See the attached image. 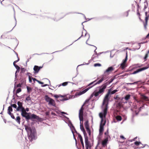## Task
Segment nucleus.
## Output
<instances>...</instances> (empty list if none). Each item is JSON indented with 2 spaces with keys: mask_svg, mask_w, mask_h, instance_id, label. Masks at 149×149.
<instances>
[{
  "mask_svg": "<svg viewBox=\"0 0 149 149\" xmlns=\"http://www.w3.org/2000/svg\"><path fill=\"white\" fill-rule=\"evenodd\" d=\"M85 136V141L86 145V147L87 149H88V147L89 145V142L88 141V136L86 135L84 136Z\"/></svg>",
  "mask_w": 149,
  "mask_h": 149,
  "instance_id": "12",
  "label": "nucleus"
},
{
  "mask_svg": "<svg viewBox=\"0 0 149 149\" xmlns=\"http://www.w3.org/2000/svg\"><path fill=\"white\" fill-rule=\"evenodd\" d=\"M105 122L103 124L101 122L100 125V127L99 129V132L100 133H101L104 130V127L103 126L105 125Z\"/></svg>",
  "mask_w": 149,
  "mask_h": 149,
  "instance_id": "13",
  "label": "nucleus"
},
{
  "mask_svg": "<svg viewBox=\"0 0 149 149\" xmlns=\"http://www.w3.org/2000/svg\"><path fill=\"white\" fill-rule=\"evenodd\" d=\"M99 116H100V117L102 118L101 122L102 123V122L103 121V117L104 116V117H105L106 115L105 116H104V112L103 111V113H100Z\"/></svg>",
  "mask_w": 149,
  "mask_h": 149,
  "instance_id": "26",
  "label": "nucleus"
},
{
  "mask_svg": "<svg viewBox=\"0 0 149 149\" xmlns=\"http://www.w3.org/2000/svg\"><path fill=\"white\" fill-rule=\"evenodd\" d=\"M37 81L38 82L39 84H43V82H42L41 81H40L39 80L38 81Z\"/></svg>",
  "mask_w": 149,
  "mask_h": 149,
  "instance_id": "53",
  "label": "nucleus"
},
{
  "mask_svg": "<svg viewBox=\"0 0 149 149\" xmlns=\"http://www.w3.org/2000/svg\"><path fill=\"white\" fill-rule=\"evenodd\" d=\"M95 58V57L94 56V55H93V57L92 58V59L94 61H94Z\"/></svg>",
  "mask_w": 149,
  "mask_h": 149,
  "instance_id": "57",
  "label": "nucleus"
},
{
  "mask_svg": "<svg viewBox=\"0 0 149 149\" xmlns=\"http://www.w3.org/2000/svg\"><path fill=\"white\" fill-rule=\"evenodd\" d=\"M31 99V97H30V95H29L26 97V101H29V100H30Z\"/></svg>",
  "mask_w": 149,
  "mask_h": 149,
  "instance_id": "41",
  "label": "nucleus"
},
{
  "mask_svg": "<svg viewBox=\"0 0 149 149\" xmlns=\"http://www.w3.org/2000/svg\"><path fill=\"white\" fill-rule=\"evenodd\" d=\"M16 121L19 124H20V118L19 116H18L16 117V119H15Z\"/></svg>",
  "mask_w": 149,
  "mask_h": 149,
  "instance_id": "28",
  "label": "nucleus"
},
{
  "mask_svg": "<svg viewBox=\"0 0 149 149\" xmlns=\"http://www.w3.org/2000/svg\"><path fill=\"white\" fill-rule=\"evenodd\" d=\"M148 18L147 17H146L145 18V22L144 23V26L145 29L147 28V26L148 24Z\"/></svg>",
  "mask_w": 149,
  "mask_h": 149,
  "instance_id": "19",
  "label": "nucleus"
},
{
  "mask_svg": "<svg viewBox=\"0 0 149 149\" xmlns=\"http://www.w3.org/2000/svg\"><path fill=\"white\" fill-rule=\"evenodd\" d=\"M148 67H144L137 69L134 71L132 73L133 74H135L145 70L148 68Z\"/></svg>",
  "mask_w": 149,
  "mask_h": 149,
  "instance_id": "9",
  "label": "nucleus"
},
{
  "mask_svg": "<svg viewBox=\"0 0 149 149\" xmlns=\"http://www.w3.org/2000/svg\"><path fill=\"white\" fill-rule=\"evenodd\" d=\"M118 91V90H114L113 91H112L111 92H110V93L112 94H113L116 93Z\"/></svg>",
  "mask_w": 149,
  "mask_h": 149,
  "instance_id": "36",
  "label": "nucleus"
},
{
  "mask_svg": "<svg viewBox=\"0 0 149 149\" xmlns=\"http://www.w3.org/2000/svg\"><path fill=\"white\" fill-rule=\"evenodd\" d=\"M17 104L18 106V107L17 109V111H20L21 110L24 108L22 107V103L19 101L17 102Z\"/></svg>",
  "mask_w": 149,
  "mask_h": 149,
  "instance_id": "11",
  "label": "nucleus"
},
{
  "mask_svg": "<svg viewBox=\"0 0 149 149\" xmlns=\"http://www.w3.org/2000/svg\"><path fill=\"white\" fill-rule=\"evenodd\" d=\"M32 78L30 76V75L29 76V82L30 83L32 82Z\"/></svg>",
  "mask_w": 149,
  "mask_h": 149,
  "instance_id": "45",
  "label": "nucleus"
},
{
  "mask_svg": "<svg viewBox=\"0 0 149 149\" xmlns=\"http://www.w3.org/2000/svg\"><path fill=\"white\" fill-rule=\"evenodd\" d=\"M33 70L34 71V74L37 73L39 72L40 70L39 66L37 65H35L33 68Z\"/></svg>",
  "mask_w": 149,
  "mask_h": 149,
  "instance_id": "16",
  "label": "nucleus"
},
{
  "mask_svg": "<svg viewBox=\"0 0 149 149\" xmlns=\"http://www.w3.org/2000/svg\"><path fill=\"white\" fill-rule=\"evenodd\" d=\"M78 137L81 143V145L83 147H84V143L83 141L81 135L79 134H78Z\"/></svg>",
  "mask_w": 149,
  "mask_h": 149,
  "instance_id": "18",
  "label": "nucleus"
},
{
  "mask_svg": "<svg viewBox=\"0 0 149 149\" xmlns=\"http://www.w3.org/2000/svg\"><path fill=\"white\" fill-rule=\"evenodd\" d=\"M116 119L118 121H120L122 120V117L120 116H117L116 117Z\"/></svg>",
  "mask_w": 149,
  "mask_h": 149,
  "instance_id": "29",
  "label": "nucleus"
},
{
  "mask_svg": "<svg viewBox=\"0 0 149 149\" xmlns=\"http://www.w3.org/2000/svg\"><path fill=\"white\" fill-rule=\"evenodd\" d=\"M10 115V116L11 117L13 118V119H15V116H14V115H13V114L11 113V114H10V115Z\"/></svg>",
  "mask_w": 149,
  "mask_h": 149,
  "instance_id": "48",
  "label": "nucleus"
},
{
  "mask_svg": "<svg viewBox=\"0 0 149 149\" xmlns=\"http://www.w3.org/2000/svg\"><path fill=\"white\" fill-rule=\"evenodd\" d=\"M104 134H105V135H106L107 136V137L108 136V138H109V136L108 135V132H105Z\"/></svg>",
  "mask_w": 149,
  "mask_h": 149,
  "instance_id": "55",
  "label": "nucleus"
},
{
  "mask_svg": "<svg viewBox=\"0 0 149 149\" xmlns=\"http://www.w3.org/2000/svg\"><path fill=\"white\" fill-rule=\"evenodd\" d=\"M127 53H126V56L125 57V58L124 60H123V63H126V62H127Z\"/></svg>",
  "mask_w": 149,
  "mask_h": 149,
  "instance_id": "33",
  "label": "nucleus"
},
{
  "mask_svg": "<svg viewBox=\"0 0 149 149\" xmlns=\"http://www.w3.org/2000/svg\"><path fill=\"white\" fill-rule=\"evenodd\" d=\"M21 91V89L20 88H19L17 89L16 91V93H19Z\"/></svg>",
  "mask_w": 149,
  "mask_h": 149,
  "instance_id": "39",
  "label": "nucleus"
},
{
  "mask_svg": "<svg viewBox=\"0 0 149 149\" xmlns=\"http://www.w3.org/2000/svg\"><path fill=\"white\" fill-rule=\"evenodd\" d=\"M10 107H13L15 108H16L17 107V105L15 104H11Z\"/></svg>",
  "mask_w": 149,
  "mask_h": 149,
  "instance_id": "40",
  "label": "nucleus"
},
{
  "mask_svg": "<svg viewBox=\"0 0 149 149\" xmlns=\"http://www.w3.org/2000/svg\"><path fill=\"white\" fill-rule=\"evenodd\" d=\"M61 113L62 114H67V113L66 112H62Z\"/></svg>",
  "mask_w": 149,
  "mask_h": 149,
  "instance_id": "62",
  "label": "nucleus"
},
{
  "mask_svg": "<svg viewBox=\"0 0 149 149\" xmlns=\"http://www.w3.org/2000/svg\"><path fill=\"white\" fill-rule=\"evenodd\" d=\"M108 85V83L106 82L103 84L101 86H99V88L98 91H95L94 92L95 93V96L97 97L99 95H101L104 92L106 88Z\"/></svg>",
  "mask_w": 149,
  "mask_h": 149,
  "instance_id": "5",
  "label": "nucleus"
},
{
  "mask_svg": "<svg viewBox=\"0 0 149 149\" xmlns=\"http://www.w3.org/2000/svg\"><path fill=\"white\" fill-rule=\"evenodd\" d=\"M26 88L27 89L28 92L29 93H30L32 91L31 88V87H29L28 86H27Z\"/></svg>",
  "mask_w": 149,
  "mask_h": 149,
  "instance_id": "32",
  "label": "nucleus"
},
{
  "mask_svg": "<svg viewBox=\"0 0 149 149\" xmlns=\"http://www.w3.org/2000/svg\"><path fill=\"white\" fill-rule=\"evenodd\" d=\"M68 82H63L62 84V85L63 86H65L68 84Z\"/></svg>",
  "mask_w": 149,
  "mask_h": 149,
  "instance_id": "37",
  "label": "nucleus"
},
{
  "mask_svg": "<svg viewBox=\"0 0 149 149\" xmlns=\"http://www.w3.org/2000/svg\"><path fill=\"white\" fill-rule=\"evenodd\" d=\"M130 95H127L125 96V99L126 100H127L130 99Z\"/></svg>",
  "mask_w": 149,
  "mask_h": 149,
  "instance_id": "30",
  "label": "nucleus"
},
{
  "mask_svg": "<svg viewBox=\"0 0 149 149\" xmlns=\"http://www.w3.org/2000/svg\"><path fill=\"white\" fill-rule=\"evenodd\" d=\"M113 69H114L113 67H109L106 70L105 72L107 73L110 72L112 71Z\"/></svg>",
  "mask_w": 149,
  "mask_h": 149,
  "instance_id": "22",
  "label": "nucleus"
},
{
  "mask_svg": "<svg viewBox=\"0 0 149 149\" xmlns=\"http://www.w3.org/2000/svg\"><path fill=\"white\" fill-rule=\"evenodd\" d=\"M126 67V63H122L120 65V67L122 69H123Z\"/></svg>",
  "mask_w": 149,
  "mask_h": 149,
  "instance_id": "27",
  "label": "nucleus"
},
{
  "mask_svg": "<svg viewBox=\"0 0 149 149\" xmlns=\"http://www.w3.org/2000/svg\"><path fill=\"white\" fill-rule=\"evenodd\" d=\"M149 54V50L148 51L147 53L145 55V56L144 57V59L145 61H146L147 59V58L148 57V54Z\"/></svg>",
  "mask_w": 149,
  "mask_h": 149,
  "instance_id": "31",
  "label": "nucleus"
},
{
  "mask_svg": "<svg viewBox=\"0 0 149 149\" xmlns=\"http://www.w3.org/2000/svg\"><path fill=\"white\" fill-rule=\"evenodd\" d=\"M86 131L88 134L89 136H90L91 134V130L90 129H86Z\"/></svg>",
  "mask_w": 149,
  "mask_h": 149,
  "instance_id": "38",
  "label": "nucleus"
},
{
  "mask_svg": "<svg viewBox=\"0 0 149 149\" xmlns=\"http://www.w3.org/2000/svg\"><path fill=\"white\" fill-rule=\"evenodd\" d=\"M54 96L56 98H58L60 97L61 98L60 99V100L61 101H64L65 100H68V99L64 98V97L60 95H54Z\"/></svg>",
  "mask_w": 149,
  "mask_h": 149,
  "instance_id": "10",
  "label": "nucleus"
},
{
  "mask_svg": "<svg viewBox=\"0 0 149 149\" xmlns=\"http://www.w3.org/2000/svg\"><path fill=\"white\" fill-rule=\"evenodd\" d=\"M84 110L83 106H82L79 111V117L80 121H83V114Z\"/></svg>",
  "mask_w": 149,
  "mask_h": 149,
  "instance_id": "8",
  "label": "nucleus"
},
{
  "mask_svg": "<svg viewBox=\"0 0 149 149\" xmlns=\"http://www.w3.org/2000/svg\"><path fill=\"white\" fill-rule=\"evenodd\" d=\"M134 144L135 145L138 146L140 144H141V143L140 141L139 142L136 141L134 143Z\"/></svg>",
  "mask_w": 149,
  "mask_h": 149,
  "instance_id": "34",
  "label": "nucleus"
},
{
  "mask_svg": "<svg viewBox=\"0 0 149 149\" xmlns=\"http://www.w3.org/2000/svg\"><path fill=\"white\" fill-rule=\"evenodd\" d=\"M22 84H20L19 83L17 85V87H21V86H22Z\"/></svg>",
  "mask_w": 149,
  "mask_h": 149,
  "instance_id": "52",
  "label": "nucleus"
},
{
  "mask_svg": "<svg viewBox=\"0 0 149 149\" xmlns=\"http://www.w3.org/2000/svg\"><path fill=\"white\" fill-rule=\"evenodd\" d=\"M108 136L106 137V138L102 141V145L103 146H105L107 145L108 141Z\"/></svg>",
  "mask_w": 149,
  "mask_h": 149,
  "instance_id": "14",
  "label": "nucleus"
},
{
  "mask_svg": "<svg viewBox=\"0 0 149 149\" xmlns=\"http://www.w3.org/2000/svg\"><path fill=\"white\" fill-rule=\"evenodd\" d=\"M110 94V91L109 90L108 92L105 95L103 102V105H105V107L104 109V116L106 115L107 114V110L108 108V105L109 100V96Z\"/></svg>",
  "mask_w": 149,
  "mask_h": 149,
  "instance_id": "4",
  "label": "nucleus"
},
{
  "mask_svg": "<svg viewBox=\"0 0 149 149\" xmlns=\"http://www.w3.org/2000/svg\"><path fill=\"white\" fill-rule=\"evenodd\" d=\"M47 86V84H45V85H44L42 86V87H44V86Z\"/></svg>",
  "mask_w": 149,
  "mask_h": 149,
  "instance_id": "64",
  "label": "nucleus"
},
{
  "mask_svg": "<svg viewBox=\"0 0 149 149\" xmlns=\"http://www.w3.org/2000/svg\"><path fill=\"white\" fill-rule=\"evenodd\" d=\"M42 68V66H39V70H40V69L41 68Z\"/></svg>",
  "mask_w": 149,
  "mask_h": 149,
  "instance_id": "63",
  "label": "nucleus"
},
{
  "mask_svg": "<svg viewBox=\"0 0 149 149\" xmlns=\"http://www.w3.org/2000/svg\"><path fill=\"white\" fill-rule=\"evenodd\" d=\"M135 113L136 115H137L138 114V112H137L136 111H135Z\"/></svg>",
  "mask_w": 149,
  "mask_h": 149,
  "instance_id": "60",
  "label": "nucleus"
},
{
  "mask_svg": "<svg viewBox=\"0 0 149 149\" xmlns=\"http://www.w3.org/2000/svg\"><path fill=\"white\" fill-rule=\"evenodd\" d=\"M94 66L95 67L97 66L100 67L101 66V65L100 63H95L94 64Z\"/></svg>",
  "mask_w": 149,
  "mask_h": 149,
  "instance_id": "35",
  "label": "nucleus"
},
{
  "mask_svg": "<svg viewBox=\"0 0 149 149\" xmlns=\"http://www.w3.org/2000/svg\"><path fill=\"white\" fill-rule=\"evenodd\" d=\"M26 110V111H29V109L28 108H26V109H25Z\"/></svg>",
  "mask_w": 149,
  "mask_h": 149,
  "instance_id": "59",
  "label": "nucleus"
},
{
  "mask_svg": "<svg viewBox=\"0 0 149 149\" xmlns=\"http://www.w3.org/2000/svg\"><path fill=\"white\" fill-rule=\"evenodd\" d=\"M93 96H95V93L94 92H93L91 95L90 97V98H91Z\"/></svg>",
  "mask_w": 149,
  "mask_h": 149,
  "instance_id": "50",
  "label": "nucleus"
},
{
  "mask_svg": "<svg viewBox=\"0 0 149 149\" xmlns=\"http://www.w3.org/2000/svg\"><path fill=\"white\" fill-rule=\"evenodd\" d=\"M13 111V109L12 108V107H10L9 106L8 107V113L10 115L11 114V112H12Z\"/></svg>",
  "mask_w": 149,
  "mask_h": 149,
  "instance_id": "24",
  "label": "nucleus"
},
{
  "mask_svg": "<svg viewBox=\"0 0 149 149\" xmlns=\"http://www.w3.org/2000/svg\"><path fill=\"white\" fill-rule=\"evenodd\" d=\"M16 55H17V58H18V60H16V61H14V63H16L17 62H18L19 61V57H18V55H17V53H16Z\"/></svg>",
  "mask_w": 149,
  "mask_h": 149,
  "instance_id": "46",
  "label": "nucleus"
},
{
  "mask_svg": "<svg viewBox=\"0 0 149 149\" xmlns=\"http://www.w3.org/2000/svg\"><path fill=\"white\" fill-rule=\"evenodd\" d=\"M52 98L49 97L47 95H45V101L48 103L51 100V99Z\"/></svg>",
  "mask_w": 149,
  "mask_h": 149,
  "instance_id": "23",
  "label": "nucleus"
},
{
  "mask_svg": "<svg viewBox=\"0 0 149 149\" xmlns=\"http://www.w3.org/2000/svg\"><path fill=\"white\" fill-rule=\"evenodd\" d=\"M138 81L136 82H135L134 83H127V84H130V85H132V84H137Z\"/></svg>",
  "mask_w": 149,
  "mask_h": 149,
  "instance_id": "42",
  "label": "nucleus"
},
{
  "mask_svg": "<svg viewBox=\"0 0 149 149\" xmlns=\"http://www.w3.org/2000/svg\"><path fill=\"white\" fill-rule=\"evenodd\" d=\"M141 99L142 100L145 101H149V100L148 99V97L145 96L144 95H141Z\"/></svg>",
  "mask_w": 149,
  "mask_h": 149,
  "instance_id": "17",
  "label": "nucleus"
},
{
  "mask_svg": "<svg viewBox=\"0 0 149 149\" xmlns=\"http://www.w3.org/2000/svg\"><path fill=\"white\" fill-rule=\"evenodd\" d=\"M89 101V100H86L85 101V102L84 103V104L82 105L83 106H84L85 104H86V103H88Z\"/></svg>",
  "mask_w": 149,
  "mask_h": 149,
  "instance_id": "49",
  "label": "nucleus"
},
{
  "mask_svg": "<svg viewBox=\"0 0 149 149\" xmlns=\"http://www.w3.org/2000/svg\"><path fill=\"white\" fill-rule=\"evenodd\" d=\"M32 79L33 80V81H38V80H37L35 78H32Z\"/></svg>",
  "mask_w": 149,
  "mask_h": 149,
  "instance_id": "58",
  "label": "nucleus"
},
{
  "mask_svg": "<svg viewBox=\"0 0 149 149\" xmlns=\"http://www.w3.org/2000/svg\"><path fill=\"white\" fill-rule=\"evenodd\" d=\"M122 106V105L121 102H119L116 104V107L117 109H120Z\"/></svg>",
  "mask_w": 149,
  "mask_h": 149,
  "instance_id": "21",
  "label": "nucleus"
},
{
  "mask_svg": "<svg viewBox=\"0 0 149 149\" xmlns=\"http://www.w3.org/2000/svg\"><path fill=\"white\" fill-rule=\"evenodd\" d=\"M21 111H22L21 115L23 117L25 118L27 120L32 119H35L38 120L39 119V117L34 114H32L31 116H30L29 114L30 113L26 112L24 108H23Z\"/></svg>",
  "mask_w": 149,
  "mask_h": 149,
  "instance_id": "1",
  "label": "nucleus"
},
{
  "mask_svg": "<svg viewBox=\"0 0 149 149\" xmlns=\"http://www.w3.org/2000/svg\"><path fill=\"white\" fill-rule=\"evenodd\" d=\"M96 81V80H95V81H93L92 82H91V83H90V84H89L88 85V86H91V85H92V84H93L95 81Z\"/></svg>",
  "mask_w": 149,
  "mask_h": 149,
  "instance_id": "51",
  "label": "nucleus"
},
{
  "mask_svg": "<svg viewBox=\"0 0 149 149\" xmlns=\"http://www.w3.org/2000/svg\"><path fill=\"white\" fill-rule=\"evenodd\" d=\"M118 95H116V96H115L114 97V98L116 100H118Z\"/></svg>",
  "mask_w": 149,
  "mask_h": 149,
  "instance_id": "54",
  "label": "nucleus"
},
{
  "mask_svg": "<svg viewBox=\"0 0 149 149\" xmlns=\"http://www.w3.org/2000/svg\"><path fill=\"white\" fill-rule=\"evenodd\" d=\"M16 66H15V68L17 69V70H18V72H19V70H20V68L17 65H15Z\"/></svg>",
  "mask_w": 149,
  "mask_h": 149,
  "instance_id": "44",
  "label": "nucleus"
},
{
  "mask_svg": "<svg viewBox=\"0 0 149 149\" xmlns=\"http://www.w3.org/2000/svg\"><path fill=\"white\" fill-rule=\"evenodd\" d=\"M108 85V83L106 82L103 84L101 86H99V88L98 91H95L94 92L95 93V96L97 97L99 95H101L104 92L106 88Z\"/></svg>",
  "mask_w": 149,
  "mask_h": 149,
  "instance_id": "6",
  "label": "nucleus"
},
{
  "mask_svg": "<svg viewBox=\"0 0 149 149\" xmlns=\"http://www.w3.org/2000/svg\"><path fill=\"white\" fill-rule=\"evenodd\" d=\"M25 130L28 133V137L29 140L32 141L35 139L36 132V130H32L31 128L27 126H25Z\"/></svg>",
  "mask_w": 149,
  "mask_h": 149,
  "instance_id": "2",
  "label": "nucleus"
},
{
  "mask_svg": "<svg viewBox=\"0 0 149 149\" xmlns=\"http://www.w3.org/2000/svg\"><path fill=\"white\" fill-rule=\"evenodd\" d=\"M48 104L54 106L56 105V103L54 100L52 99H51V100L48 103Z\"/></svg>",
  "mask_w": 149,
  "mask_h": 149,
  "instance_id": "20",
  "label": "nucleus"
},
{
  "mask_svg": "<svg viewBox=\"0 0 149 149\" xmlns=\"http://www.w3.org/2000/svg\"><path fill=\"white\" fill-rule=\"evenodd\" d=\"M26 71V69L24 68H21V72H24L25 71Z\"/></svg>",
  "mask_w": 149,
  "mask_h": 149,
  "instance_id": "43",
  "label": "nucleus"
},
{
  "mask_svg": "<svg viewBox=\"0 0 149 149\" xmlns=\"http://www.w3.org/2000/svg\"><path fill=\"white\" fill-rule=\"evenodd\" d=\"M25 130L28 133V137L29 140L32 141L35 139L36 132V130H32L31 128L27 126H25Z\"/></svg>",
  "mask_w": 149,
  "mask_h": 149,
  "instance_id": "3",
  "label": "nucleus"
},
{
  "mask_svg": "<svg viewBox=\"0 0 149 149\" xmlns=\"http://www.w3.org/2000/svg\"><path fill=\"white\" fill-rule=\"evenodd\" d=\"M120 138L122 139H126L124 137V136H123L121 135L120 136Z\"/></svg>",
  "mask_w": 149,
  "mask_h": 149,
  "instance_id": "56",
  "label": "nucleus"
},
{
  "mask_svg": "<svg viewBox=\"0 0 149 149\" xmlns=\"http://www.w3.org/2000/svg\"><path fill=\"white\" fill-rule=\"evenodd\" d=\"M104 80V77H102L98 81H97L96 83L95 84H94L93 85L91 86H89L86 88V89L84 90V91H80L79 92H77L76 94H75V95H80L82 94H83L84 93H85L88 90H89L90 88L92 87L93 86L97 84H99L101 83L103 80Z\"/></svg>",
  "mask_w": 149,
  "mask_h": 149,
  "instance_id": "7",
  "label": "nucleus"
},
{
  "mask_svg": "<svg viewBox=\"0 0 149 149\" xmlns=\"http://www.w3.org/2000/svg\"><path fill=\"white\" fill-rule=\"evenodd\" d=\"M137 15H139V19H141V18L140 17V13H139V10L138 9L137 10Z\"/></svg>",
  "mask_w": 149,
  "mask_h": 149,
  "instance_id": "47",
  "label": "nucleus"
},
{
  "mask_svg": "<svg viewBox=\"0 0 149 149\" xmlns=\"http://www.w3.org/2000/svg\"><path fill=\"white\" fill-rule=\"evenodd\" d=\"M84 124H85V128H86V130L89 129L88 122V120L86 121L85 123Z\"/></svg>",
  "mask_w": 149,
  "mask_h": 149,
  "instance_id": "25",
  "label": "nucleus"
},
{
  "mask_svg": "<svg viewBox=\"0 0 149 149\" xmlns=\"http://www.w3.org/2000/svg\"><path fill=\"white\" fill-rule=\"evenodd\" d=\"M145 15L146 16V17L147 16V15H148V12H146L145 13Z\"/></svg>",
  "mask_w": 149,
  "mask_h": 149,
  "instance_id": "61",
  "label": "nucleus"
},
{
  "mask_svg": "<svg viewBox=\"0 0 149 149\" xmlns=\"http://www.w3.org/2000/svg\"><path fill=\"white\" fill-rule=\"evenodd\" d=\"M80 128L81 130L83 132L84 135L85 136V135H86V134L85 130H84V127L83 123L81 124V121H80Z\"/></svg>",
  "mask_w": 149,
  "mask_h": 149,
  "instance_id": "15",
  "label": "nucleus"
}]
</instances>
